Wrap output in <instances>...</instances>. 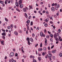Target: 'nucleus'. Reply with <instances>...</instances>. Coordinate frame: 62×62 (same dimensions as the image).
<instances>
[{"mask_svg":"<svg viewBox=\"0 0 62 62\" xmlns=\"http://www.w3.org/2000/svg\"><path fill=\"white\" fill-rule=\"evenodd\" d=\"M27 40L28 41V44L29 45H30V39L29 37H27L26 38Z\"/></svg>","mask_w":62,"mask_h":62,"instance_id":"1","label":"nucleus"},{"mask_svg":"<svg viewBox=\"0 0 62 62\" xmlns=\"http://www.w3.org/2000/svg\"><path fill=\"white\" fill-rule=\"evenodd\" d=\"M40 35L41 37H45V34H44L42 33V32H41L40 33Z\"/></svg>","mask_w":62,"mask_h":62,"instance_id":"2","label":"nucleus"},{"mask_svg":"<svg viewBox=\"0 0 62 62\" xmlns=\"http://www.w3.org/2000/svg\"><path fill=\"white\" fill-rule=\"evenodd\" d=\"M14 53L13 52H11L9 54L10 57H13V56H14Z\"/></svg>","mask_w":62,"mask_h":62,"instance_id":"3","label":"nucleus"},{"mask_svg":"<svg viewBox=\"0 0 62 62\" xmlns=\"http://www.w3.org/2000/svg\"><path fill=\"white\" fill-rule=\"evenodd\" d=\"M58 36V33H57L56 34H55L54 35V38H57V36Z\"/></svg>","mask_w":62,"mask_h":62,"instance_id":"4","label":"nucleus"},{"mask_svg":"<svg viewBox=\"0 0 62 62\" xmlns=\"http://www.w3.org/2000/svg\"><path fill=\"white\" fill-rule=\"evenodd\" d=\"M47 56L48 57H52V54L50 53H48V54L47 55Z\"/></svg>","mask_w":62,"mask_h":62,"instance_id":"5","label":"nucleus"},{"mask_svg":"<svg viewBox=\"0 0 62 62\" xmlns=\"http://www.w3.org/2000/svg\"><path fill=\"white\" fill-rule=\"evenodd\" d=\"M22 2H23V0H19L18 3L19 5L22 4Z\"/></svg>","mask_w":62,"mask_h":62,"instance_id":"6","label":"nucleus"},{"mask_svg":"<svg viewBox=\"0 0 62 62\" xmlns=\"http://www.w3.org/2000/svg\"><path fill=\"white\" fill-rule=\"evenodd\" d=\"M43 50L44 51H46L47 50V48L45 47H44L43 48Z\"/></svg>","mask_w":62,"mask_h":62,"instance_id":"7","label":"nucleus"},{"mask_svg":"<svg viewBox=\"0 0 62 62\" xmlns=\"http://www.w3.org/2000/svg\"><path fill=\"white\" fill-rule=\"evenodd\" d=\"M16 7H19V4H18V2L17 1L16 2Z\"/></svg>","mask_w":62,"mask_h":62,"instance_id":"8","label":"nucleus"},{"mask_svg":"<svg viewBox=\"0 0 62 62\" xmlns=\"http://www.w3.org/2000/svg\"><path fill=\"white\" fill-rule=\"evenodd\" d=\"M49 19L48 18H47L45 20V21L46 22H49Z\"/></svg>","mask_w":62,"mask_h":62,"instance_id":"9","label":"nucleus"},{"mask_svg":"<svg viewBox=\"0 0 62 62\" xmlns=\"http://www.w3.org/2000/svg\"><path fill=\"white\" fill-rule=\"evenodd\" d=\"M30 20H28L26 22V23L27 24H29V23H30Z\"/></svg>","mask_w":62,"mask_h":62,"instance_id":"10","label":"nucleus"},{"mask_svg":"<svg viewBox=\"0 0 62 62\" xmlns=\"http://www.w3.org/2000/svg\"><path fill=\"white\" fill-rule=\"evenodd\" d=\"M23 11L24 12H27L25 8H23Z\"/></svg>","mask_w":62,"mask_h":62,"instance_id":"11","label":"nucleus"},{"mask_svg":"<svg viewBox=\"0 0 62 62\" xmlns=\"http://www.w3.org/2000/svg\"><path fill=\"white\" fill-rule=\"evenodd\" d=\"M56 52V49H54L53 51H52V53L54 54V53H55Z\"/></svg>","mask_w":62,"mask_h":62,"instance_id":"12","label":"nucleus"},{"mask_svg":"<svg viewBox=\"0 0 62 62\" xmlns=\"http://www.w3.org/2000/svg\"><path fill=\"white\" fill-rule=\"evenodd\" d=\"M14 34L15 35H18V32L17 31H15L14 32Z\"/></svg>","mask_w":62,"mask_h":62,"instance_id":"13","label":"nucleus"},{"mask_svg":"<svg viewBox=\"0 0 62 62\" xmlns=\"http://www.w3.org/2000/svg\"><path fill=\"white\" fill-rule=\"evenodd\" d=\"M51 10L52 11H54V7H52L51 8Z\"/></svg>","mask_w":62,"mask_h":62,"instance_id":"14","label":"nucleus"},{"mask_svg":"<svg viewBox=\"0 0 62 62\" xmlns=\"http://www.w3.org/2000/svg\"><path fill=\"white\" fill-rule=\"evenodd\" d=\"M1 34L2 36H6V32H4L3 33H2Z\"/></svg>","mask_w":62,"mask_h":62,"instance_id":"15","label":"nucleus"},{"mask_svg":"<svg viewBox=\"0 0 62 62\" xmlns=\"http://www.w3.org/2000/svg\"><path fill=\"white\" fill-rule=\"evenodd\" d=\"M23 7V4H21L20 5V7L21 8H22Z\"/></svg>","mask_w":62,"mask_h":62,"instance_id":"16","label":"nucleus"},{"mask_svg":"<svg viewBox=\"0 0 62 62\" xmlns=\"http://www.w3.org/2000/svg\"><path fill=\"white\" fill-rule=\"evenodd\" d=\"M43 50V49L42 48H39L38 49V51H39V52H41V51H42Z\"/></svg>","mask_w":62,"mask_h":62,"instance_id":"17","label":"nucleus"},{"mask_svg":"<svg viewBox=\"0 0 62 62\" xmlns=\"http://www.w3.org/2000/svg\"><path fill=\"white\" fill-rule=\"evenodd\" d=\"M29 8L30 9H29V10H30L31 9H32V8H33L32 7H31V6L30 5L29 6Z\"/></svg>","mask_w":62,"mask_h":62,"instance_id":"18","label":"nucleus"},{"mask_svg":"<svg viewBox=\"0 0 62 62\" xmlns=\"http://www.w3.org/2000/svg\"><path fill=\"white\" fill-rule=\"evenodd\" d=\"M30 40L31 41V42H33L34 40H33V38H31L30 39Z\"/></svg>","mask_w":62,"mask_h":62,"instance_id":"19","label":"nucleus"},{"mask_svg":"<svg viewBox=\"0 0 62 62\" xmlns=\"http://www.w3.org/2000/svg\"><path fill=\"white\" fill-rule=\"evenodd\" d=\"M1 44H2L3 45H4V41H2L1 42Z\"/></svg>","mask_w":62,"mask_h":62,"instance_id":"20","label":"nucleus"},{"mask_svg":"<svg viewBox=\"0 0 62 62\" xmlns=\"http://www.w3.org/2000/svg\"><path fill=\"white\" fill-rule=\"evenodd\" d=\"M24 15L25 17H26V18H27L28 17V16H27V14H26V13H25L24 14Z\"/></svg>","mask_w":62,"mask_h":62,"instance_id":"21","label":"nucleus"},{"mask_svg":"<svg viewBox=\"0 0 62 62\" xmlns=\"http://www.w3.org/2000/svg\"><path fill=\"white\" fill-rule=\"evenodd\" d=\"M5 20L6 21V22H8V19H7V18L5 17Z\"/></svg>","mask_w":62,"mask_h":62,"instance_id":"22","label":"nucleus"},{"mask_svg":"<svg viewBox=\"0 0 62 62\" xmlns=\"http://www.w3.org/2000/svg\"><path fill=\"white\" fill-rule=\"evenodd\" d=\"M0 3H1V4H3L4 2V1H1V0H0Z\"/></svg>","mask_w":62,"mask_h":62,"instance_id":"23","label":"nucleus"},{"mask_svg":"<svg viewBox=\"0 0 62 62\" xmlns=\"http://www.w3.org/2000/svg\"><path fill=\"white\" fill-rule=\"evenodd\" d=\"M38 13H39L41 15H42V13H41V11H38Z\"/></svg>","mask_w":62,"mask_h":62,"instance_id":"24","label":"nucleus"},{"mask_svg":"<svg viewBox=\"0 0 62 62\" xmlns=\"http://www.w3.org/2000/svg\"><path fill=\"white\" fill-rule=\"evenodd\" d=\"M10 27L11 28H12L13 27V25L12 24H11L10 25Z\"/></svg>","mask_w":62,"mask_h":62,"instance_id":"25","label":"nucleus"},{"mask_svg":"<svg viewBox=\"0 0 62 62\" xmlns=\"http://www.w3.org/2000/svg\"><path fill=\"white\" fill-rule=\"evenodd\" d=\"M33 21H31V22L30 25H33Z\"/></svg>","mask_w":62,"mask_h":62,"instance_id":"26","label":"nucleus"},{"mask_svg":"<svg viewBox=\"0 0 62 62\" xmlns=\"http://www.w3.org/2000/svg\"><path fill=\"white\" fill-rule=\"evenodd\" d=\"M49 37H50L49 35H47L46 36V38L47 39H49Z\"/></svg>","mask_w":62,"mask_h":62,"instance_id":"27","label":"nucleus"},{"mask_svg":"<svg viewBox=\"0 0 62 62\" xmlns=\"http://www.w3.org/2000/svg\"><path fill=\"white\" fill-rule=\"evenodd\" d=\"M45 43H46L47 41V39L46 38H45Z\"/></svg>","mask_w":62,"mask_h":62,"instance_id":"28","label":"nucleus"},{"mask_svg":"<svg viewBox=\"0 0 62 62\" xmlns=\"http://www.w3.org/2000/svg\"><path fill=\"white\" fill-rule=\"evenodd\" d=\"M53 39L52 38H51L50 39V42H53Z\"/></svg>","mask_w":62,"mask_h":62,"instance_id":"29","label":"nucleus"},{"mask_svg":"<svg viewBox=\"0 0 62 62\" xmlns=\"http://www.w3.org/2000/svg\"><path fill=\"white\" fill-rule=\"evenodd\" d=\"M50 36L52 38H53V35L52 34H50Z\"/></svg>","mask_w":62,"mask_h":62,"instance_id":"30","label":"nucleus"},{"mask_svg":"<svg viewBox=\"0 0 62 62\" xmlns=\"http://www.w3.org/2000/svg\"><path fill=\"white\" fill-rule=\"evenodd\" d=\"M52 58L54 60H55V57L54 56H53L52 57Z\"/></svg>","mask_w":62,"mask_h":62,"instance_id":"31","label":"nucleus"},{"mask_svg":"<svg viewBox=\"0 0 62 62\" xmlns=\"http://www.w3.org/2000/svg\"><path fill=\"white\" fill-rule=\"evenodd\" d=\"M42 47V43H41L40 44V48H41Z\"/></svg>","mask_w":62,"mask_h":62,"instance_id":"32","label":"nucleus"},{"mask_svg":"<svg viewBox=\"0 0 62 62\" xmlns=\"http://www.w3.org/2000/svg\"><path fill=\"white\" fill-rule=\"evenodd\" d=\"M38 59L39 61H40V60H41V57H38Z\"/></svg>","mask_w":62,"mask_h":62,"instance_id":"33","label":"nucleus"},{"mask_svg":"<svg viewBox=\"0 0 62 62\" xmlns=\"http://www.w3.org/2000/svg\"><path fill=\"white\" fill-rule=\"evenodd\" d=\"M19 32L20 33H22V31L21 30H19Z\"/></svg>","mask_w":62,"mask_h":62,"instance_id":"34","label":"nucleus"},{"mask_svg":"<svg viewBox=\"0 0 62 62\" xmlns=\"http://www.w3.org/2000/svg\"><path fill=\"white\" fill-rule=\"evenodd\" d=\"M58 33H60L61 32V30H60V29H59L58 31Z\"/></svg>","mask_w":62,"mask_h":62,"instance_id":"35","label":"nucleus"},{"mask_svg":"<svg viewBox=\"0 0 62 62\" xmlns=\"http://www.w3.org/2000/svg\"><path fill=\"white\" fill-rule=\"evenodd\" d=\"M47 16V17L48 18H50V16L49 15H48Z\"/></svg>","mask_w":62,"mask_h":62,"instance_id":"36","label":"nucleus"},{"mask_svg":"<svg viewBox=\"0 0 62 62\" xmlns=\"http://www.w3.org/2000/svg\"><path fill=\"white\" fill-rule=\"evenodd\" d=\"M44 26H45V27H47V26H48V24H47V23H46L45 25H44Z\"/></svg>","mask_w":62,"mask_h":62,"instance_id":"37","label":"nucleus"},{"mask_svg":"<svg viewBox=\"0 0 62 62\" xmlns=\"http://www.w3.org/2000/svg\"><path fill=\"white\" fill-rule=\"evenodd\" d=\"M33 62H37V61L36 60L34 59L33 60Z\"/></svg>","mask_w":62,"mask_h":62,"instance_id":"38","label":"nucleus"},{"mask_svg":"<svg viewBox=\"0 0 62 62\" xmlns=\"http://www.w3.org/2000/svg\"><path fill=\"white\" fill-rule=\"evenodd\" d=\"M55 40L56 41H58L59 39H58V38H55Z\"/></svg>","mask_w":62,"mask_h":62,"instance_id":"39","label":"nucleus"},{"mask_svg":"<svg viewBox=\"0 0 62 62\" xmlns=\"http://www.w3.org/2000/svg\"><path fill=\"white\" fill-rule=\"evenodd\" d=\"M42 55L43 56H44L45 55V53L44 52H43L42 53Z\"/></svg>","mask_w":62,"mask_h":62,"instance_id":"40","label":"nucleus"},{"mask_svg":"<svg viewBox=\"0 0 62 62\" xmlns=\"http://www.w3.org/2000/svg\"><path fill=\"white\" fill-rule=\"evenodd\" d=\"M8 36L9 37H10L11 36V33L8 34Z\"/></svg>","mask_w":62,"mask_h":62,"instance_id":"41","label":"nucleus"},{"mask_svg":"<svg viewBox=\"0 0 62 62\" xmlns=\"http://www.w3.org/2000/svg\"><path fill=\"white\" fill-rule=\"evenodd\" d=\"M5 4H6V5H7V4H8V2H7L6 1H5Z\"/></svg>","mask_w":62,"mask_h":62,"instance_id":"42","label":"nucleus"},{"mask_svg":"<svg viewBox=\"0 0 62 62\" xmlns=\"http://www.w3.org/2000/svg\"><path fill=\"white\" fill-rule=\"evenodd\" d=\"M2 38H3V39H5V37L4 36H2Z\"/></svg>","mask_w":62,"mask_h":62,"instance_id":"43","label":"nucleus"},{"mask_svg":"<svg viewBox=\"0 0 62 62\" xmlns=\"http://www.w3.org/2000/svg\"><path fill=\"white\" fill-rule=\"evenodd\" d=\"M11 62H13V61L14 60H13V58H12L11 59Z\"/></svg>","mask_w":62,"mask_h":62,"instance_id":"44","label":"nucleus"},{"mask_svg":"<svg viewBox=\"0 0 62 62\" xmlns=\"http://www.w3.org/2000/svg\"><path fill=\"white\" fill-rule=\"evenodd\" d=\"M8 29H10V26H8Z\"/></svg>","mask_w":62,"mask_h":62,"instance_id":"45","label":"nucleus"},{"mask_svg":"<svg viewBox=\"0 0 62 62\" xmlns=\"http://www.w3.org/2000/svg\"><path fill=\"white\" fill-rule=\"evenodd\" d=\"M46 14H49V12H48V11H46Z\"/></svg>","mask_w":62,"mask_h":62,"instance_id":"46","label":"nucleus"},{"mask_svg":"<svg viewBox=\"0 0 62 62\" xmlns=\"http://www.w3.org/2000/svg\"><path fill=\"white\" fill-rule=\"evenodd\" d=\"M54 6H55V7H56V6H57V3H55V5Z\"/></svg>","mask_w":62,"mask_h":62,"instance_id":"47","label":"nucleus"},{"mask_svg":"<svg viewBox=\"0 0 62 62\" xmlns=\"http://www.w3.org/2000/svg\"><path fill=\"white\" fill-rule=\"evenodd\" d=\"M59 7H60V6H59V5L58 4L57 5V8H59Z\"/></svg>","mask_w":62,"mask_h":62,"instance_id":"48","label":"nucleus"},{"mask_svg":"<svg viewBox=\"0 0 62 62\" xmlns=\"http://www.w3.org/2000/svg\"><path fill=\"white\" fill-rule=\"evenodd\" d=\"M47 32L48 34H50L51 33V32L50 31H47Z\"/></svg>","mask_w":62,"mask_h":62,"instance_id":"49","label":"nucleus"},{"mask_svg":"<svg viewBox=\"0 0 62 62\" xmlns=\"http://www.w3.org/2000/svg\"><path fill=\"white\" fill-rule=\"evenodd\" d=\"M54 45H53L52 46H51V49H53V48H54Z\"/></svg>","mask_w":62,"mask_h":62,"instance_id":"50","label":"nucleus"},{"mask_svg":"<svg viewBox=\"0 0 62 62\" xmlns=\"http://www.w3.org/2000/svg\"><path fill=\"white\" fill-rule=\"evenodd\" d=\"M26 33L27 34H28V30H27L26 31Z\"/></svg>","mask_w":62,"mask_h":62,"instance_id":"51","label":"nucleus"},{"mask_svg":"<svg viewBox=\"0 0 62 62\" xmlns=\"http://www.w3.org/2000/svg\"><path fill=\"white\" fill-rule=\"evenodd\" d=\"M44 32L45 33H46L47 32V31L46 29H45L44 30Z\"/></svg>","mask_w":62,"mask_h":62,"instance_id":"52","label":"nucleus"},{"mask_svg":"<svg viewBox=\"0 0 62 62\" xmlns=\"http://www.w3.org/2000/svg\"><path fill=\"white\" fill-rule=\"evenodd\" d=\"M15 56H18V54L17 53H16L15 55Z\"/></svg>","mask_w":62,"mask_h":62,"instance_id":"53","label":"nucleus"},{"mask_svg":"<svg viewBox=\"0 0 62 62\" xmlns=\"http://www.w3.org/2000/svg\"><path fill=\"white\" fill-rule=\"evenodd\" d=\"M11 3H12V4H13V0H11Z\"/></svg>","mask_w":62,"mask_h":62,"instance_id":"54","label":"nucleus"},{"mask_svg":"<svg viewBox=\"0 0 62 62\" xmlns=\"http://www.w3.org/2000/svg\"><path fill=\"white\" fill-rule=\"evenodd\" d=\"M55 5V4H54V3H53V4H52V7H53Z\"/></svg>","mask_w":62,"mask_h":62,"instance_id":"55","label":"nucleus"},{"mask_svg":"<svg viewBox=\"0 0 62 62\" xmlns=\"http://www.w3.org/2000/svg\"><path fill=\"white\" fill-rule=\"evenodd\" d=\"M35 36V35L34 34V33H33L32 34V37H34V36Z\"/></svg>","mask_w":62,"mask_h":62,"instance_id":"56","label":"nucleus"},{"mask_svg":"<svg viewBox=\"0 0 62 62\" xmlns=\"http://www.w3.org/2000/svg\"><path fill=\"white\" fill-rule=\"evenodd\" d=\"M47 48L49 50H50V46L48 47Z\"/></svg>","mask_w":62,"mask_h":62,"instance_id":"57","label":"nucleus"},{"mask_svg":"<svg viewBox=\"0 0 62 62\" xmlns=\"http://www.w3.org/2000/svg\"><path fill=\"white\" fill-rule=\"evenodd\" d=\"M49 58L50 59V60L51 61V60H52V57H49L48 58Z\"/></svg>","mask_w":62,"mask_h":62,"instance_id":"58","label":"nucleus"},{"mask_svg":"<svg viewBox=\"0 0 62 62\" xmlns=\"http://www.w3.org/2000/svg\"><path fill=\"white\" fill-rule=\"evenodd\" d=\"M58 40L59 41H62V39H59Z\"/></svg>","mask_w":62,"mask_h":62,"instance_id":"59","label":"nucleus"},{"mask_svg":"<svg viewBox=\"0 0 62 62\" xmlns=\"http://www.w3.org/2000/svg\"><path fill=\"white\" fill-rule=\"evenodd\" d=\"M39 27H37V30H39Z\"/></svg>","mask_w":62,"mask_h":62,"instance_id":"60","label":"nucleus"},{"mask_svg":"<svg viewBox=\"0 0 62 62\" xmlns=\"http://www.w3.org/2000/svg\"><path fill=\"white\" fill-rule=\"evenodd\" d=\"M25 9H26V10H28V8L27 7H25Z\"/></svg>","mask_w":62,"mask_h":62,"instance_id":"61","label":"nucleus"},{"mask_svg":"<svg viewBox=\"0 0 62 62\" xmlns=\"http://www.w3.org/2000/svg\"><path fill=\"white\" fill-rule=\"evenodd\" d=\"M56 10H57L58 9V8L57 7H56L55 8Z\"/></svg>","mask_w":62,"mask_h":62,"instance_id":"62","label":"nucleus"},{"mask_svg":"<svg viewBox=\"0 0 62 62\" xmlns=\"http://www.w3.org/2000/svg\"><path fill=\"white\" fill-rule=\"evenodd\" d=\"M50 23H51V24H53V22H52V21H50Z\"/></svg>","mask_w":62,"mask_h":62,"instance_id":"63","label":"nucleus"},{"mask_svg":"<svg viewBox=\"0 0 62 62\" xmlns=\"http://www.w3.org/2000/svg\"><path fill=\"white\" fill-rule=\"evenodd\" d=\"M58 37H59V39H60L61 38V36H59Z\"/></svg>","mask_w":62,"mask_h":62,"instance_id":"64","label":"nucleus"}]
</instances>
